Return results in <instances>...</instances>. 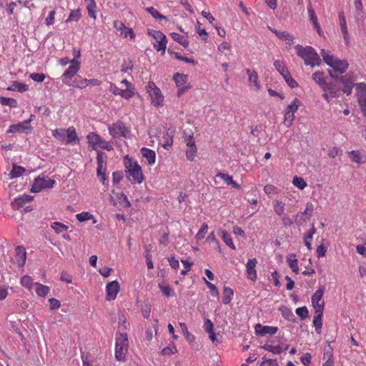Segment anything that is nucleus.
Returning <instances> with one entry per match:
<instances>
[{
    "mask_svg": "<svg viewBox=\"0 0 366 366\" xmlns=\"http://www.w3.org/2000/svg\"><path fill=\"white\" fill-rule=\"evenodd\" d=\"M295 48L297 56L304 60L305 65L314 67L316 66H319L321 64V59L315 49L312 46H302L300 44H297Z\"/></svg>",
    "mask_w": 366,
    "mask_h": 366,
    "instance_id": "obj_1",
    "label": "nucleus"
},
{
    "mask_svg": "<svg viewBox=\"0 0 366 366\" xmlns=\"http://www.w3.org/2000/svg\"><path fill=\"white\" fill-rule=\"evenodd\" d=\"M129 340L127 333H117L114 355L117 361L124 362L128 353Z\"/></svg>",
    "mask_w": 366,
    "mask_h": 366,
    "instance_id": "obj_2",
    "label": "nucleus"
},
{
    "mask_svg": "<svg viewBox=\"0 0 366 366\" xmlns=\"http://www.w3.org/2000/svg\"><path fill=\"white\" fill-rule=\"evenodd\" d=\"M320 54L322 56L324 61L334 71L343 74L348 68V63L345 59H339L332 55L330 52L325 49H322Z\"/></svg>",
    "mask_w": 366,
    "mask_h": 366,
    "instance_id": "obj_3",
    "label": "nucleus"
},
{
    "mask_svg": "<svg viewBox=\"0 0 366 366\" xmlns=\"http://www.w3.org/2000/svg\"><path fill=\"white\" fill-rule=\"evenodd\" d=\"M126 172L129 175V179L133 183L140 184L144 179L141 167L132 159L125 162Z\"/></svg>",
    "mask_w": 366,
    "mask_h": 366,
    "instance_id": "obj_4",
    "label": "nucleus"
},
{
    "mask_svg": "<svg viewBox=\"0 0 366 366\" xmlns=\"http://www.w3.org/2000/svg\"><path fill=\"white\" fill-rule=\"evenodd\" d=\"M146 89L154 106L159 107L163 105L164 97L162 94L161 90L156 86L154 82L149 81Z\"/></svg>",
    "mask_w": 366,
    "mask_h": 366,
    "instance_id": "obj_5",
    "label": "nucleus"
},
{
    "mask_svg": "<svg viewBox=\"0 0 366 366\" xmlns=\"http://www.w3.org/2000/svg\"><path fill=\"white\" fill-rule=\"evenodd\" d=\"M55 183L54 179L44 176H39L34 180L30 191L34 193H37L45 189H51L54 187Z\"/></svg>",
    "mask_w": 366,
    "mask_h": 366,
    "instance_id": "obj_6",
    "label": "nucleus"
},
{
    "mask_svg": "<svg viewBox=\"0 0 366 366\" xmlns=\"http://www.w3.org/2000/svg\"><path fill=\"white\" fill-rule=\"evenodd\" d=\"M148 34L156 40V42L153 44L155 49L158 51H162V54H164L167 44L166 36L162 31L154 29H149Z\"/></svg>",
    "mask_w": 366,
    "mask_h": 366,
    "instance_id": "obj_7",
    "label": "nucleus"
},
{
    "mask_svg": "<svg viewBox=\"0 0 366 366\" xmlns=\"http://www.w3.org/2000/svg\"><path fill=\"white\" fill-rule=\"evenodd\" d=\"M80 69V61L76 59H71V64L61 75V81L66 84H72L73 77L76 74Z\"/></svg>",
    "mask_w": 366,
    "mask_h": 366,
    "instance_id": "obj_8",
    "label": "nucleus"
},
{
    "mask_svg": "<svg viewBox=\"0 0 366 366\" xmlns=\"http://www.w3.org/2000/svg\"><path fill=\"white\" fill-rule=\"evenodd\" d=\"M325 292V287L320 286L315 292L312 295L311 300L315 312H323L325 302L322 300Z\"/></svg>",
    "mask_w": 366,
    "mask_h": 366,
    "instance_id": "obj_9",
    "label": "nucleus"
},
{
    "mask_svg": "<svg viewBox=\"0 0 366 366\" xmlns=\"http://www.w3.org/2000/svg\"><path fill=\"white\" fill-rule=\"evenodd\" d=\"M109 132L114 138L127 137L129 133V129L123 122H117L109 127Z\"/></svg>",
    "mask_w": 366,
    "mask_h": 366,
    "instance_id": "obj_10",
    "label": "nucleus"
},
{
    "mask_svg": "<svg viewBox=\"0 0 366 366\" xmlns=\"http://www.w3.org/2000/svg\"><path fill=\"white\" fill-rule=\"evenodd\" d=\"M356 91L360 108L363 116L366 117V84L364 82L356 84Z\"/></svg>",
    "mask_w": 366,
    "mask_h": 366,
    "instance_id": "obj_11",
    "label": "nucleus"
},
{
    "mask_svg": "<svg viewBox=\"0 0 366 366\" xmlns=\"http://www.w3.org/2000/svg\"><path fill=\"white\" fill-rule=\"evenodd\" d=\"M324 91L322 97L329 102L330 99L340 96V91L333 83H327L322 89Z\"/></svg>",
    "mask_w": 366,
    "mask_h": 366,
    "instance_id": "obj_12",
    "label": "nucleus"
},
{
    "mask_svg": "<svg viewBox=\"0 0 366 366\" xmlns=\"http://www.w3.org/2000/svg\"><path fill=\"white\" fill-rule=\"evenodd\" d=\"M97 174L100 181L104 184V181L106 179L104 171L107 167V162L104 159V153L101 152H97Z\"/></svg>",
    "mask_w": 366,
    "mask_h": 366,
    "instance_id": "obj_13",
    "label": "nucleus"
},
{
    "mask_svg": "<svg viewBox=\"0 0 366 366\" xmlns=\"http://www.w3.org/2000/svg\"><path fill=\"white\" fill-rule=\"evenodd\" d=\"M119 289V284L117 280L109 282L106 285V300L112 301L115 300Z\"/></svg>",
    "mask_w": 366,
    "mask_h": 366,
    "instance_id": "obj_14",
    "label": "nucleus"
},
{
    "mask_svg": "<svg viewBox=\"0 0 366 366\" xmlns=\"http://www.w3.org/2000/svg\"><path fill=\"white\" fill-rule=\"evenodd\" d=\"M32 131L31 125H29V122H22L16 124H12L7 130V133H26L29 134Z\"/></svg>",
    "mask_w": 366,
    "mask_h": 366,
    "instance_id": "obj_15",
    "label": "nucleus"
},
{
    "mask_svg": "<svg viewBox=\"0 0 366 366\" xmlns=\"http://www.w3.org/2000/svg\"><path fill=\"white\" fill-rule=\"evenodd\" d=\"M114 27L124 37H129L131 39H135L136 35L132 29L127 27L122 21H114Z\"/></svg>",
    "mask_w": 366,
    "mask_h": 366,
    "instance_id": "obj_16",
    "label": "nucleus"
},
{
    "mask_svg": "<svg viewBox=\"0 0 366 366\" xmlns=\"http://www.w3.org/2000/svg\"><path fill=\"white\" fill-rule=\"evenodd\" d=\"M257 263V259L255 258H253L249 259L246 264L247 277L252 281L256 280L257 277V271L255 269Z\"/></svg>",
    "mask_w": 366,
    "mask_h": 366,
    "instance_id": "obj_17",
    "label": "nucleus"
},
{
    "mask_svg": "<svg viewBox=\"0 0 366 366\" xmlns=\"http://www.w3.org/2000/svg\"><path fill=\"white\" fill-rule=\"evenodd\" d=\"M278 331V327L272 326H264L261 324H257L255 326V332L260 336L266 335H274Z\"/></svg>",
    "mask_w": 366,
    "mask_h": 366,
    "instance_id": "obj_18",
    "label": "nucleus"
},
{
    "mask_svg": "<svg viewBox=\"0 0 366 366\" xmlns=\"http://www.w3.org/2000/svg\"><path fill=\"white\" fill-rule=\"evenodd\" d=\"M338 17H339L340 26L341 29V31L343 34L344 40H345L346 44H349V43H350L349 34H348V31H347L346 19L345 17L343 11H341L339 13Z\"/></svg>",
    "mask_w": 366,
    "mask_h": 366,
    "instance_id": "obj_19",
    "label": "nucleus"
},
{
    "mask_svg": "<svg viewBox=\"0 0 366 366\" xmlns=\"http://www.w3.org/2000/svg\"><path fill=\"white\" fill-rule=\"evenodd\" d=\"M32 197L29 194H23L15 198L12 202L11 206L14 209H19L21 208L26 203L31 201Z\"/></svg>",
    "mask_w": 366,
    "mask_h": 366,
    "instance_id": "obj_20",
    "label": "nucleus"
},
{
    "mask_svg": "<svg viewBox=\"0 0 366 366\" xmlns=\"http://www.w3.org/2000/svg\"><path fill=\"white\" fill-rule=\"evenodd\" d=\"M348 154L352 162L357 164H366V154L359 150H352L348 152Z\"/></svg>",
    "mask_w": 366,
    "mask_h": 366,
    "instance_id": "obj_21",
    "label": "nucleus"
},
{
    "mask_svg": "<svg viewBox=\"0 0 366 366\" xmlns=\"http://www.w3.org/2000/svg\"><path fill=\"white\" fill-rule=\"evenodd\" d=\"M269 29L272 31L280 39L283 40L288 45H292L293 44L294 37L292 34L286 31H277L275 29H273L270 26L268 27Z\"/></svg>",
    "mask_w": 366,
    "mask_h": 366,
    "instance_id": "obj_22",
    "label": "nucleus"
},
{
    "mask_svg": "<svg viewBox=\"0 0 366 366\" xmlns=\"http://www.w3.org/2000/svg\"><path fill=\"white\" fill-rule=\"evenodd\" d=\"M26 251L24 247L18 246L16 249L15 262L20 267H23L26 262Z\"/></svg>",
    "mask_w": 366,
    "mask_h": 366,
    "instance_id": "obj_23",
    "label": "nucleus"
},
{
    "mask_svg": "<svg viewBox=\"0 0 366 366\" xmlns=\"http://www.w3.org/2000/svg\"><path fill=\"white\" fill-rule=\"evenodd\" d=\"M308 14L310 17V20L311 21L312 24H313L314 28L316 29L317 32L319 35H322V31L321 30L320 26L317 21V17L315 14V12L314 9H312L311 4L308 6Z\"/></svg>",
    "mask_w": 366,
    "mask_h": 366,
    "instance_id": "obj_24",
    "label": "nucleus"
},
{
    "mask_svg": "<svg viewBox=\"0 0 366 366\" xmlns=\"http://www.w3.org/2000/svg\"><path fill=\"white\" fill-rule=\"evenodd\" d=\"M246 73L248 75L249 83L250 86H254L256 90L260 89V84L258 81V75L255 71H252L249 69H246Z\"/></svg>",
    "mask_w": 366,
    "mask_h": 366,
    "instance_id": "obj_25",
    "label": "nucleus"
},
{
    "mask_svg": "<svg viewBox=\"0 0 366 366\" xmlns=\"http://www.w3.org/2000/svg\"><path fill=\"white\" fill-rule=\"evenodd\" d=\"M142 157H144L149 165H152L155 163L156 154L155 152L148 148L143 147L141 149Z\"/></svg>",
    "mask_w": 366,
    "mask_h": 366,
    "instance_id": "obj_26",
    "label": "nucleus"
},
{
    "mask_svg": "<svg viewBox=\"0 0 366 366\" xmlns=\"http://www.w3.org/2000/svg\"><path fill=\"white\" fill-rule=\"evenodd\" d=\"M317 232V229L315 227V224H312L311 225V228L307 232V233L304 237V243L305 246L307 247L309 250H312V240L313 238V235Z\"/></svg>",
    "mask_w": 366,
    "mask_h": 366,
    "instance_id": "obj_27",
    "label": "nucleus"
},
{
    "mask_svg": "<svg viewBox=\"0 0 366 366\" xmlns=\"http://www.w3.org/2000/svg\"><path fill=\"white\" fill-rule=\"evenodd\" d=\"M322 315L323 312H315V316L313 317V325L315 327L316 332L320 334L322 327Z\"/></svg>",
    "mask_w": 366,
    "mask_h": 366,
    "instance_id": "obj_28",
    "label": "nucleus"
},
{
    "mask_svg": "<svg viewBox=\"0 0 366 366\" xmlns=\"http://www.w3.org/2000/svg\"><path fill=\"white\" fill-rule=\"evenodd\" d=\"M89 145L92 147L93 149H97V146L100 139H102L98 134L94 132H90L86 136Z\"/></svg>",
    "mask_w": 366,
    "mask_h": 366,
    "instance_id": "obj_29",
    "label": "nucleus"
},
{
    "mask_svg": "<svg viewBox=\"0 0 366 366\" xmlns=\"http://www.w3.org/2000/svg\"><path fill=\"white\" fill-rule=\"evenodd\" d=\"M272 204L274 212L277 215L282 216L285 214V204L282 200L274 199Z\"/></svg>",
    "mask_w": 366,
    "mask_h": 366,
    "instance_id": "obj_30",
    "label": "nucleus"
},
{
    "mask_svg": "<svg viewBox=\"0 0 366 366\" xmlns=\"http://www.w3.org/2000/svg\"><path fill=\"white\" fill-rule=\"evenodd\" d=\"M262 348L267 351H269L274 355H279V354L282 353V352L283 350H287L288 347L286 346L285 348H283L280 345L274 346L271 344L267 343V344L264 345L263 346H262Z\"/></svg>",
    "mask_w": 366,
    "mask_h": 366,
    "instance_id": "obj_31",
    "label": "nucleus"
},
{
    "mask_svg": "<svg viewBox=\"0 0 366 366\" xmlns=\"http://www.w3.org/2000/svg\"><path fill=\"white\" fill-rule=\"evenodd\" d=\"M287 261L292 272H294L295 274H298V260L296 258V255L295 254H290L287 257Z\"/></svg>",
    "mask_w": 366,
    "mask_h": 366,
    "instance_id": "obj_32",
    "label": "nucleus"
},
{
    "mask_svg": "<svg viewBox=\"0 0 366 366\" xmlns=\"http://www.w3.org/2000/svg\"><path fill=\"white\" fill-rule=\"evenodd\" d=\"M312 78L313 81L321 87V89H322L324 86L327 83L325 81V74L322 71H315L312 74Z\"/></svg>",
    "mask_w": 366,
    "mask_h": 366,
    "instance_id": "obj_33",
    "label": "nucleus"
},
{
    "mask_svg": "<svg viewBox=\"0 0 366 366\" xmlns=\"http://www.w3.org/2000/svg\"><path fill=\"white\" fill-rule=\"evenodd\" d=\"M219 233L225 244H227L229 248H231L233 250L236 249L235 245L232 242V239L231 237L230 234H229L224 230H219Z\"/></svg>",
    "mask_w": 366,
    "mask_h": 366,
    "instance_id": "obj_34",
    "label": "nucleus"
},
{
    "mask_svg": "<svg viewBox=\"0 0 366 366\" xmlns=\"http://www.w3.org/2000/svg\"><path fill=\"white\" fill-rule=\"evenodd\" d=\"M170 36H171V37L172 38V39L174 41H175L177 43L180 44L184 48L188 47V46H189V41L183 35H181V34H179L178 33L172 32V33H171Z\"/></svg>",
    "mask_w": 366,
    "mask_h": 366,
    "instance_id": "obj_35",
    "label": "nucleus"
},
{
    "mask_svg": "<svg viewBox=\"0 0 366 366\" xmlns=\"http://www.w3.org/2000/svg\"><path fill=\"white\" fill-rule=\"evenodd\" d=\"M234 295L232 289L228 287H224L223 289V298L222 302L224 305H228L232 300V297Z\"/></svg>",
    "mask_w": 366,
    "mask_h": 366,
    "instance_id": "obj_36",
    "label": "nucleus"
},
{
    "mask_svg": "<svg viewBox=\"0 0 366 366\" xmlns=\"http://www.w3.org/2000/svg\"><path fill=\"white\" fill-rule=\"evenodd\" d=\"M66 134L67 136V143H71L79 140L76 132V129L74 127H70L67 129H66Z\"/></svg>",
    "mask_w": 366,
    "mask_h": 366,
    "instance_id": "obj_37",
    "label": "nucleus"
},
{
    "mask_svg": "<svg viewBox=\"0 0 366 366\" xmlns=\"http://www.w3.org/2000/svg\"><path fill=\"white\" fill-rule=\"evenodd\" d=\"M313 211H314V205L312 202H307L306 204V207H305V209L303 212H298L297 213V216L300 217H307V218H310L312 217V213H313Z\"/></svg>",
    "mask_w": 366,
    "mask_h": 366,
    "instance_id": "obj_38",
    "label": "nucleus"
},
{
    "mask_svg": "<svg viewBox=\"0 0 366 366\" xmlns=\"http://www.w3.org/2000/svg\"><path fill=\"white\" fill-rule=\"evenodd\" d=\"M34 285L36 286V292L40 297H45L49 292V287L48 286L38 282L34 283Z\"/></svg>",
    "mask_w": 366,
    "mask_h": 366,
    "instance_id": "obj_39",
    "label": "nucleus"
},
{
    "mask_svg": "<svg viewBox=\"0 0 366 366\" xmlns=\"http://www.w3.org/2000/svg\"><path fill=\"white\" fill-rule=\"evenodd\" d=\"M0 104L10 107V108H16L18 107L17 102L15 99L0 97Z\"/></svg>",
    "mask_w": 366,
    "mask_h": 366,
    "instance_id": "obj_40",
    "label": "nucleus"
},
{
    "mask_svg": "<svg viewBox=\"0 0 366 366\" xmlns=\"http://www.w3.org/2000/svg\"><path fill=\"white\" fill-rule=\"evenodd\" d=\"M173 79L177 87H181L184 85L187 81V76L179 73L174 74Z\"/></svg>",
    "mask_w": 366,
    "mask_h": 366,
    "instance_id": "obj_41",
    "label": "nucleus"
},
{
    "mask_svg": "<svg viewBox=\"0 0 366 366\" xmlns=\"http://www.w3.org/2000/svg\"><path fill=\"white\" fill-rule=\"evenodd\" d=\"M263 190L268 196L277 195L280 193V189L272 184L265 185Z\"/></svg>",
    "mask_w": 366,
    "mask_h": 366,
    "instance_id": "obj_42",
    "label": "nucleus"
},
{
    "mask_svg": "<svg viewBox=\"0 0 366 366\" xmlns=\"http://www.w3.org/2000/svg\"><path fill=\"white\" fill-rule=\"evenodd\" d=\"M274 66L277 71L283 76L287 72H289L287 66L283 61L277 60L274 62Z\"/></svg>",
    "mask_w": 366,
    "mask_h": 366,
    "instance_id": "obj_43",
    "label": "nucleus"
},
{
    "mask_svg": "<svg viewBox=\"0 0 366 366\" xmlns=\"http://www.w3.org/2000/svg\"><path fill=\"white\" fill-rule=\"evenodd\" d=\"M177 352V347L174 342H171L168 346L163 348L161 351L162 355H170Z\"/></svg>",
    "mask_w": 366,
    "mask_h": 366,
    "instance_id": "obj_44",
    "label": "nucleus"
},
{
    "mask_svg": "<svg viewBox=\"0 0 366 366\" xmlns=\"http://www.w3.org/2000/svg\"><path fill=\"white\" fill-rule=\"evenodd\" d=\"M52 135L59 141H64L66 137L65 129H56L52 130Z\"/></svg>",
    "mask_w": 366,
    "mask_h": 366,
    "instance_id": "obj_45",
    "label": "nucleus"
},
{
    "mask_svg": "<svg viewBox=\"0 0 366 366\" xmlns=\"http://www.w3.org/2000/svg\"><path fill=\"white\" fill-rule=\"evenodd\" d=\"M25 172V169L20 166H14L13 169L10 172L9 175L11 178H16L21 176Z\"/></svg>",
    "mask_w": 366,
    "mask_h": 366,
    "instance_id": "obj_46",
    "label": "nucleus"
},
{
    "mask_svg": "<svg viewBox=\"0 0 366 366\" xmlns=\"http://www.w3.org/2000/svg\"><path fill=\"white\" fill-rule=\"evenodd\" d=\"M51 228L55 231L56 234H60L64 231L68 229V227L61 222H55L51 225Z\"/></svg>",
    "mask_w": 366,
    "mask_h": 366,
    "instance_id": "obj_47",
    "label": "nucleus"
},
{
    "mask_svg": "<svg viewBox=\"0 0 366 366\" xmlns=\"http://www.w3.org/2000/svg\"><path fill=\"white\" fill-rule=\"evenodd\" d=\"M333 350L330 344L325 346L323 360H333Z\"/></svg>",
    "mask_w": 366,
    "mask_h": 366,
    "instance_id": "obj_48",
    "label": "nucleus"
},
{
    "mask_svg": "<svg viewBox=\"0 0 366 366\" xmlns=\"http://www.w3.org/2000/svg\"><path fill=\"white\" fill-rule=\"evenodd\" d=\"M145 10L150 14L154 19H166V16L161 14L154 7H147Z\"/></svg>",
    "mask_w": 366,
    "mask_h": 366,
    "instance_id": "obj_49",
    "label": "nucleus"
},
{
    "mask_svg": "<svg viewBox=\"0 0 366 366\" xmlns=\"http://www.w3.org/2000/svg\"><path fill=\"white\" fill-rule=\"evenodd\" d=\"M292 184L300 189H303L307 187V183L304 179L297 176L293 178Z\"/></svg>",
    "mask_w": 366,
    "mask_h": 366,
    "instance_id": "obj_50",
    "label": "nucleus"
},
{
    "mask_svg": "<svg viewBox=\"0 0 366 366\" xmlns=\"http://www.w3.org/2000/svg\"><path fill=\"white\" fill-rule=\"evenodd\" d=\"M81 11L80 9H75L72 10L70 12V14L68 17V19L66 20V22L68 21H78L79 19L81 18Z\"/></svg>",
    "mask_w": 366,
    "mask_h": 366,
    "instance_id": "obj_51",
    "label": "nucleus"
},
{
    "mask_svg": "<svg viewBox=\"0 0 366 366\" xmlns=\"http://www.w3.org/2000/svg\"><path fill=\"white\" fill-rule=\"evenodd\" d=\"M72 84H69V86H74L79 89H84L86 87V79H81V77H79V79L76 78L74 79V81L71 82Z\"/></svg>",
    "mask_w": 366,
    "mask_h": 366,
    "instance_id": "obj_52",
    "label": "nucleus"
},
{
    "mask_svg": "<svg viewBox=\"0 0 366 366\" xmlns=\"http://www.w3.org/2000/svg\"><path fill=\"white\" fill-rule=\"evenodd\" d=\"M13 88H9V90H16L20 92H26L28 90L29 86L27 84L19 82V81H14L13 83Z\"/></svg>",
    "mask_w": 366,
    "mask_h": 366,
    "instance_id": "obj_53",
    "label": "nucleus"
},
{
    "mask_svg": "<svg viewBox=\"0 0 366 366\" xmlns=\"http://www.w3.org/2000/svg\"><path fill=\"white\" fill-rule=\"evenodd\" d=\"M21 285L23 287H26L27 289H29V290L34 285L33 283L32 278L30 276H28V275H24V277H21Z\"/></svg>",
    "mask_w": 366,
    "mask_h": 366,
    "instance_id": "obj_54",
    "label": "nucleus"
},
{
    "mask_svg": "<svg viewBox=\"0 0 366 366\" xmlns=\"http://www.w3.org/2000/svg\"><path fill=\"white\" fill-rule=\"evenodd\" d=\"M163 139V147L166 149H169L172 147L173 143L172 137L169 134L168 132H167L166 134H164Z\"/></svg>",
    "mask_w": 366,
    "mask_h": 366,
    "instance_id": "obj_55",
    "label": "nucleus"
},
{
    "mask_svg": "<svg viewBox=\"0 0 366 366\" xmlns=\"http://www.w3.org/2000/svg\"><path fill=\"white\" fill-rule=\"evenodd\" d=\"M294 119H295V112H290L285 111L284 123L287 127H289L292 125Z\"/></svg>",
    "mask_w": 366,
    "mask_h": 366,
    "instance_id": "obj_56",
    "label": "nucleus"
},
{
    "mask_svg": "<svg viewBox=\"0 0 366 366\" xmlns=\"http://www.w3.org/2000/svg\"><path fill=\"white\" fill-rule=\"evenodd\" d=\"M342 153V151L340 148L337 147H330L327 149V155L330 158H335L337 156L340 155Z\"/></svg>",
    "mask_w": 366,
    "mask_h": 366,
    "instance_id": "obj_57",
    "label": "nucleus"
},
{
    "mask_svg": "<svg viewBox=\"0 0 366 366\" xmlns=\"http://www.w3.org/2000/svg\"><path fill=\"white\" fill-rule=\"evenodd\" d=\"M207 229H208V226L206 223H204L200 229L199 230V232H197V234H196L195 236V238L197 239V240H200V239H202L203 238H204V236L206 234V233L207 232Z\"/></svg>",
    "mask_w": 366,
    "mask_h": 366,
    "instance_id": "obj_58",
    "label": "nucleus"
},
{
    "mask_svg": "<svg viewBox=\"0 0 366 366\" xmlns=\"http://www.w3.org/2000/svg\"><path fill=\"white\" fill-rule=\"evenodd\" d=\"M283 78L291 88H295L297 86V81L291 76L290 72H287L286 74H285Z\"/></svg>",
    "mask_w": 366,
    "mask_h": 366,
    "instance_id": "obj_59",
    "label": "nucleus"
},
{
    "mask_svg": "<svg viewBox=\"0 0 366 366\" xmlns=\"http://www.w3.org/2000/svg\"><path fill=\"white\" fill-rule=\"evenodd\" d=\"M96 8H97L96 3H88L87 4L86 9L88 11L89 16L90 17L93 18L94 19H96V18H97Z\"/></svg>",
    "mask_w": 366,
    "mask_h": 366,
    "instance_id": "obj_60",
    "label": "nucleus"
},
{
    "mask_svg": "<svg viewBox=\"0 0 366 366\" xmlns=\"http://www.w3.org/2000/svg\"><path fill=\"white\" fill-rule=\"evenodd\" d=\"M134 87L126 88L125 89H123L121 97L126 99H129L134 96Z\"/></svg>",
    "mask_w": 366,
    "mask_h": 366,
    "instance_id": "obj_61",
    "label": "nucleus"
},
{
    "mask_svg": "<svg viewBox=\"0 0 366 366\" xmlns=\"http://www.w3.org/2000/svg\"><path fill=\"white\" fill-rule=\"evenodd\" d=\"M76 217L78 221L82 222L91 219L93 217V216L89 212H83L76 214Z\"/></svg>",
    "mask_w": 366,
    "mask_h": 366,
    "instance_id": "obj_62",
    "label": "nucleus"
},
{
    "mask_svg": "<svg viewBox=\"0 0 366 366\" xmlns=\"http://www.w3.org/2000/svg\"><path fill=\"white\" fill-rule=\"evenodd\" d=\"M298 107H299V100L297 98H295L292 101V102L287 107L286 111L295 113L297 111Z\"/></svg>",
    "mask_w": 366,
    "mask_h": 366,
    "instance_id": "obj_63",
    "label": "nucleus"
},
{
    "mask_svg": "<svg viewBox=\"0 0 366 366\" xmlns=\"http://www.w3.org/2000/svg\"><path fill=\"white\" fill-rule=\"evenodd\" d=\"M100 148L102 149H105L107 151H111L113 149L112 146L110 144V143L107 141H105L102 139H100L99 144L97 146V149Z\"/></svg>",
    "mask_w": 366,
    "mask_h": 366,
    "instance_id": "obj_64",
    "label": "nucleus"
}]
</instances>
